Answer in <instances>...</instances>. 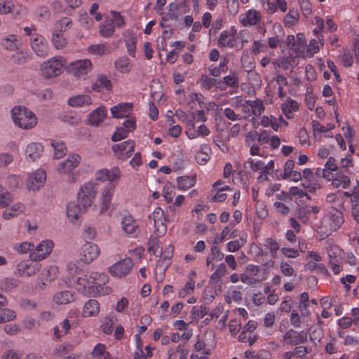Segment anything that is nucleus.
Listing matches in <instances>:
<instances>
[{
	"label": "nucleus",
	"mask_w": 359,
	"mask_h": 359,
	"mask_svg": "<svg viewBox=\"0 0 359 359\" xmlns=\"http://www.w3.org/2000/svg\"><path fill=\"white\" fill-rule=\"evenodd\" d=\"M114 186L109 184L108 187H106L103 190L101 196V208L100 212L103 214L106 212L109 209L111 204V201L114 194Z\"/></svg>",
	"instance_id": "obj_16"
},
{
	"label": "nucleus",
	"mask_w": 359,
	"mask_h": 359,
	"mask_svg": "<svg viewBox=\"0 0 359 359\" xmlns=\"http://www.w3.org/2000/svg\"><path fill=\"white\" fill-rule=\"evenodd\" d=\"M53 300L57 304H67L74 300V294L71 291L65 290L56 292Z\"/></svg>",
	"instance_id": "obj_28"
},
{
	"label": "nucleus",
	"mask_w": 359,
	"mask_h": 359,
	"mask_svg": "<svg viewBox=\"0 0 359 359\" xmlns=\"http://www.w3.org/2000/svg\"><path fill=\"white\" fill-rule=\"evenodd\" d=\"M122 229L127 234H135L139 228L137 221L131 215H126L121 221Z\"/></svg>",
	"instance_id": "obj_20"
},
{
	"label": "nucleus",
	"mask_w": 359,
	"mask_h": 359,
	"mask_svg": "<svg viewBox=\"0 0 359 359\" xmlns=\"http://www.w3.org/2000/svg\"><path fill=\"white\" fill-rule=\"evenodd\" d=\"M107 116V108L105 107H100L93 111L88 116V121L93 126H98L100 122L103 121Z\"/></svg>",
	"instance_id": "obj_24"
},
{
	"label": "nucleus",
	"mask_w": 359,
	"mask_h": 359,
	"mask_svg": "<svg viewBox=\"0 0 359 359\" xmlns=\"http://www.w3.org/2000/svg\"><path fill=\"white\" fill-rule=\"evenodd\" d=\"M88 51L94 55H102L109 53V47L105 43L95 44L89 46Z\"/></svg>",
	"instance_id": "obj_42"
},
{
	"label": "nucleus",
	"mask_w": 359,
	"mask_h": 359,
	"mask_svg": "<svg viewBox=\"0 0 359 359\" xmlns=\"http://www.w3.org/2000/svg\"><path fill=\"white\" fill-rule=\"evenodd\" d=\"M83 206L75 202H70L67 207V215L72 222H74L84 212Z\"/></svg>",
	"instance_id": "obj_22"
},
{
	"label": "nucleus",
	"mask_w": 359,
	"mask_h": 359,
	"mask_svg": "<svg viewBox=\"0 0 359 359\" xmlns=\"http://www.w3.org/2000/svg\"><path fill=\"white\" fill-rule=\"evenodd\" d=\"M1 316H2V323L13 320L16 318L15 312L10 309H0Z\"/></svg>",
	"instance_id": "obj_50"
},
{
	"label": "nucleus",
	"mask_w": 359,
	"mask_h": 359,
	"mask_svg": "<svg viewBox=\"0 0 359 359\" xmlns=\"http://www.w3.org/2000/svg\"><path fill=\"white\" fill-rule=\"evenodd\" d=\"M43 151V147L40 143L32 142L27 147L25 154L27 158H29L32 161H34L40 158Z\"/></svg>",
	"instance_id": "obj_21"
},
{
	"label": "nucleus",
	"mask_w": 359,
	"mask_h": 359,
	"mask_svg": "<svg viewBox=\"0 0 359 359\" xmlns=\"http://www.w3.org/2000/svg\"><path fill=\"white\" fill-rule=\"evenodd\" d=\"M114 26L113 25V22L100 26V34L102 36H104V37L110 36L114 34Z\"/></svg>",
	"instance_id": "obj_57"
},
{
	"label": "nucleus",
	"mask_w": 359,
	"mask_h": 359,
	"mask_svg": "<svg viewBox=\"0 0 359 359\" xmlns=\"http://www.w3.org/2000/svg\"><path fill=\"white\" fill-rule=\"evenodd\" d=\"M307 333L298 332L292 329L288 330L283 335V340L289 345H299L306 341Z\"/></svg>",
	"instance_id": "obj_13"
},
{
	"label": "nucleus",
	"mask_w": 359,
	"mask_h": 359,
	"mask_svg": "<svg viewBox=\"0 0 359 359\" xmlns=\"http://www.w3.org/2000/svg\"><path fill=\"white\" fill-rule=\"evenodd\" d=\"M90 273H85L83 271L81 275L77 278V285L85 290L87 287H89L88 292H90V286L93 285V280L90 278Z\"/></svg>",
	"instance_id": "obj_33"
},
{
	"label": "nucleus",
	"mask_w": 359,
	"mask_h": 359,
	"mask_svg": "<svg viewBox=\"0 0 359 359\" xmlns=\"http://www.w3.org/2000/svg\"><path fill=\"white\" fill-rule=\"evenodd\" d=\"M15 5L11 1H5L0 3V14L6 15L13 11Z\"/></svg>",
	"instance_id": "obj_56"
},
{
	"label": "nucleus",
	"mask_w": 359,
	"mask_h": 359,
	"mask_svg": "<svg viewBox=\"0 0 359 359\" xmlns=\"http://www.w3.org/2000/svg\"><path fill=\"white\" fill-rule=\"evenodd\" d=\"M96 194L97 191L93 184L87 183L81 188V191L78 194V203H81L83 208L86 210L91 206Z\"/></svg>",
	"instance_id": "obj_5"
},
{
	"label": "nucleus",
	"mask_w": 359,
	"mask_h": 359,
	"mask_svg": "<svg viewBox=\"0 0 359 359\" xmlns=\"http://www.w3.org/2000/svg\"><path fill=\"white\" fill-rule=\"evenodd\" d=\"M80 162V156L76 154H73L69 156L68 158L61 163L59 167V171L64 173L71 172L79 165Z\"/></svg>",
	"instance_id": "obj_18"
},
{
	"label": "nucleus",
	"mask_w": 359,
	"mask_h": 359,
	"mask_svg": "<svg viewBox=\"0 0 359 359\" xmlns=\"http://www.w3.org/2000/svg\"><path fill=\"white\" fill-rule=\"evenodd\" d=\"M13 202L11 194L6 190L3 189L0 192V208H6Z\"/></svg>",
	"instance_id": "obj_45"
},
{
	"label": "nucleus",
	"mask_w": 359,
	"mask_h": 359,
	"mask_svg": "<svg viewBox=\"0 0 359 359\" xmlns=\"http://www.w3.org/2000/svg\"><path fill=\"white\" fill-rule=\"evenodd\" d=\"M100 255V249L96 244L86 242L81 248V261L89 264Z\"/></svg>",
	"instance_id": "obj_11"
},
{
	"label": "nucleus",
	"mask_w": 359,
	"mask_h": 359,
	"mask_svg": "<svg viewBox=\"0 0 359 359\" xmlns=\"http://www.w3.org/2000/svg\"><path fill=\"white\" fill-rule=\"evenodd\" d=\"M334 176L336 177V181L341 182L344 189H346L349 187L350 179L347 175L340 172H337Z\"/></svg>",
	"instance_id": "obj_63"
},
{
	"label": "nucleus",
	"mask_w": 359,
	"mask_h": 359,
	"mask_svg": "<svg viewBox=\"0 0 359 359\" xmlns=\"http://www.w3.org/2000/svg\"><path fill=\"white\" fill-rule=\"evenodd\" d=\"M41 264L35 262H29V261H22L18 264L16 269L20 276H32L39 272Z\"/></svg>",
	"instance_id": "obj_12"
},
{
	"label": "nucleus",
	"mask_w": 359,
	"mask_h": 359,
	"mask_svg": "<svg viewBox=\"0 0 359 359\" xmlns=\"http://www.w3.org/2000/svg\"><path fill=\"white\" fill-rule=\"evenodd\" d=\"M235 32L233 30H224L221 32L218 39V46L219 48L234 47Z\"/></svg>",
	"instance_id": "obj_17"
},
{
	"label": "nucleus",
	"mask_w": 359,
	"mask_h": 359,
	"mask_svg": "<svg viewBox=\"0 0 359 359\" xmlns=\"http://www.w3.org/2000/svg\"><path fill=\"white\" fill-rule=\"evenodd\" d=\"M261 20L260 13L256 10H249L247 13L240 20L241 23L246 26L257 25Z\"/></svg>",
	"instance_id": "obj_19"
},
{
	"label": "nucleus",
	"mask_w": 359,
	"mask_h": 359,
	"mask_svg": "<svg viewBox=\"0 0 359 359\" xmlns=\"http://www.w3.org/2000/svg\"><path fill=\"white\" fill-rule=\"evenodd\" d=\"M52 43L56 49L60 50L67 45V41L63 34L55 32L53 33Z\"/></svg>",
	"instance_id": "obj_32"
},
{
	"label": "nucleus",
	"mask_w": 359,
	"mask_h": 359,
	"mask_svg": "<svg viewBox=\"0 0 359 359\" xmlns=\"http://www.w3.org/2000/svg\"><path fill=\"white\" fill-rule=\"evenodd\" d=\"M133 263L131 259H124L115 263L109 268V273L116 277H123L128 274L132 269Z\"/></svg>",
	"instance_id": "obj_10"
},
{
	"label": "nucleus",
	"mask_w": 359,
	"mask_h": 359,
	"mask_svg": "<svg viewBox=\"0 0 359 359\" xmlns=\"http://www.w3.org/2000/svg\"><path fill=\"white\" fill-rule=\"evenodd\" d=\"M175 187L172 184H167L163 187V196L168 203L172 201Z\"/></svg>",
	"instance_id": "obj_49"
},
{
	"label": "nucleus",
	"mask_w": 359,
	"mask_h": 359,
	"mask_svg": "<svg viewBox=\"0 0 359 359\" xmlns=\"http://www.w3.org/2000/svg\"><path fill=\"white\" fill-rule=\"evenodd\" d=\"M51 146L54 148V158L56 159L61 158L67 152V147L64 142L60 140H52Z\"/></svg>",
	"instance_id": "obj_30"
},
{
	"label": "nucleus",
	"mask_w": 359,
	"mask_h": 359,
	"mask_svg": "<svg viewBox=\"0 0 359 359\" xmlns=\"http://www.w3.org/2000/svg\"><path fill=\"white\" fill-rule=\"evenodd\" d=\"M31 39L30 44L32 49L35 54L41 57H46L48 55V46L46 40L41 34H34Z\"/></svg>",
	"instance_id": "obj_9"
},
{
	"label": "nucleus",
	"mask_w": 359,
	"mask_h": 359,
	"mask_svg": "<svg viewBox=\"0 0 359 359\" xmlns=\"http://www.w3.org/2000/svg\"><path fill=\"white\" fill-rule=\"evenodd\" d=\"M20 283V282L19 280L9 277L5 278L3 285L6 290H10L19 286Z\"/></svg>",
	"instance_id": "obj_58"
},
{
	"label": "nucleus",
	"mask_w": 359,
	"mask_h": 359,
	"mask_svg": "<svg viewBox=\"0 0 359 359\" xmlns=\"http://www.w3.org/2000/svg\"><path fill=\"white\" fill-rule=\"evenodd\" d=\"M195 283L193 280H190L187 283L184 287L182 288L179 291V296L180 297H184L187 294L192 292L194 290Z\"/></svg>",
	"instance_id": "obj_59"
},
{
	"label": "nucleus",
	"mask_w": 359,
	"mask_h": 359,
	"mask_svg": "<svg viewBox=\"0 0 359 359\" xmlns=\"http://www.w3.org/2000/svg\"><path fill=\"white\" fill-rule=\"evenodd\" d=\"M250 334H248L245 330H243L238 336V341L241 342H248L250 346H252L257 340V335L254 334L253 337Z\"/></svg>",
	"instance_id": "obj_51"
},
{
	"label": "nucleus",
	"mask_w": 359,
	"mask_h": 359,
	"mask_svg": "<svg viewBox=\"0 0 359 359\" xmlns=\"http://www.w3.org/2000/svg\"><path fill=\"white\" fill-rule=\"evenodd\" d=\"M121 176L120 169L115 166L112 169H103L96 172L95 178L99 181H110L111 182L118 179Z\"/></svg>",
	"instance_id": "obj_14"
},
{
	"label": "nucleus",
	"mask_w": 359,
	"mask_h": 359,
	"mask_svg": "<svg viewBox=\"0 0 359 359\" xmlns=\"http://www.w3.org/2000/svg\"><path fill=\"white\" fill-rule=\"evenodd\" d=\"M92 103L91 97L88 95H78L68 100V104L73 107H80Z\"/></svg>",
	"instance_id": "obj_27"
},
{
	"label": "nucleus",
	"mask_w": 359,
	"mask_h": 359,
	"mask_svg": "<svg viewBox=\"0 0 359 359\" xmlns=\"http://www.w3.org/2000/svg\"><path fill=\"white\" fill-rule=\"evenodd\" d=\"M46 180V172L41 169L36 170L29 175L27 180V187L29 191H37L43 186Z\"/></svg>",
	"instance_id": "obj_8"
},
{
	"label": "nucleus",
	"mask_w": 359,
	"mask_h": 359,
	"mask_svg": "<svg viewBox=\"0 0 359 359\" xmlns=\"http://www.w3.org/2000/svg\"><path fill=\"white\" fill-rule=\"evenodd\" d=\"M67 271L72 277L81 275L83 271V265L81 262H69L67 266Z\"/></svg>",
	"instance_id": "obj_41"
},
{
	"label": "nucleus",
	"mask_w": 359,
	"mask_h": 359,
	"mask_svg": "<svg viewBox=\"0 0 359 359\" xmlns=\"http://www.w3.org/2000/svg\"><path fill=\"white\" fill-rule=\"evenodd\" d=\"M20 44L19 37L17 35H9L1 40V46L8 50L18 49Z\"/></svg>",
	"instance_id": "obj_26"
},
{
	"label": "nucleus",
	"mask_w": 359,
	"mask_h": 359,
	"mask_svg": "<svg viewBox=\"0 0 359 359\" xmlns=\"http://www.w3.org/2000/svg\"><path fill=\"white\" fill-rule=\"evenodd\" d=\"M296 57L297 56L290 53L288 57H282L280 58V62L276 65L278 67H282L285 70H287L290 66L294 67L297 65V63L295 62Z\"/></svg>",
	"instance_id": "obj_34"
},
{
	"label": "nucleus",
	"mask_w": 359,
	"mask_h": 359,
	"mask_svg": "<svg viewBox=\"0 0 359 359\" xmlns=\"http://www.w3.org/2000/svg\"><path fill=\"white\" fill-rule=\"evenodd\" d=\"M11 112L14 123L21 128L31 129L37 123L35 114L25 107H15Z\"/></svg>",
	"instance_id": "obj_1"
},
{
	"label": "nucleus",
	"mask_w": 359,
	"mask_h": 359,
	"mask_svg": "<svg viewBox=\"0 0 359 359\" xmlns=\"http://www.w3.org/2000/svg\"><path fill=\"white\" fill-rule=\"evenodd\" d=\"M13 61L15 65H24L29 59L27 52L18 51L13 55Z\"/></svg>",
	"instance_id": "obj_46"
},
{
	"label": "nucleus",
	"mask_w": 359,
	"mask_h": 359,
	"mask_svg": "<svg viewBox=\"0 0 359 359\" xmlns=\"http://www.w3.org/2000/svg\"><path fill=\"white\" fill-rule=\"evenodd\" d=\"M174 247L172 245H168L164 250H162V253L160 254L162 255L161 263L162 265H164L165 268L168 267L170 264V259L173 255Z\"/></svg>",
	"instance_id": "obj_36"
},
{
	"label": "nucleus",
	"mask_w": 359,
	"mask_h": 359,
	"mask_svg": "<svg viewBox=\"0 0 359 359\" xmlns=\"http://www.w3.org/2000/svg\"><path fill=\"white\" fill-rule=\"evenodd\" d=\"M294 167V163L292 160H287L284 166L283 173L281 177L283 180H287L290 177V175L293 171Z\"/></svg>",
	"instance_id": "obj_55"
},
{
	"label": "nucleus",
	"mask_w": 359,
	"mask_h": 359,
	"mask_svg": "<svg viewBox=\"0 0 359 359\" xmlns=\"http://www.w3.org/2000/svg\"><path fill=\"white\" fill-rule=\"evenodd\" d=\"M25 209V205L23 203L18 202L13 204L10 208L4 210L3 211L2 216L4 219L8 220L24 212Z\"/></svg>",
	"instance_id": "obj_23"
},
{
	"label": "nucleus",
	"mask_w": 359,
	"mask_h": 359,
	"mask_svg": "<svg viewBox=\"0 0 359 359\" xmlns=\"http://www.w3.org/2000/svg\"><path fill=\"white\" fill-rule=\"evenodd\" d=\"M114 320L111 318H106L104 323L102 325L103 332L107 334H110L113 332Z\"/></svg>",
	"instance_id": "obj_62"
},
{
	"label": "nucleus",
	"mask_w": 359,
	"mask_h": 359,
	"mask_svg": "<svg viewBox=\"0 0 359 359\" xmlns=\"http://www.w3.org/2000/svg\"><path fill=\"white\" fill-rule=\"evenodd\" d=\"M226 266L224 264H219L215 271L211 275L210 280L213 283H217L219 281L220 278L222 277L226 273Z\"/></svg>",
	"instance_id": "obj_47"
},
{
	"label": "nucleus",
	"mask_w": 359,
	"mask_h": 359,
	"mask_svg": "<svg viewBox=\"0 0 359 359\" xmlns=\"http://www.w3.org/2000/svg\"><path fill=\"white\" fill-rule=\"evenodd\" d=\"M129 60L127 57H121L115 62L116 68L121 72H129Z\"/></svg>",
	"instance_id": "obj_48"
},
{
	"label": "nucleus",
	"mask_w": 359,
	"mask_h": 359,
	"mask_svg": "<svg viewBox=\"0 0 359 359\" xmlns=\"http://www.w3.org/2000/svg\"><path fill=\"white\" fill-rule=\"evenodd\" d=\"M194 184L195 180L194 178L187 176H182L177 178V186L180 189L187 190L192 187Z\"/></svg>",
	"instance_id": "obj_40"
},
{
	"label": "nucleus",
	"mask_w": 359,
	"mask_h": 359,
	"mask_svg": "<svg viewBox=\"0 0 359 359\" xmlns=\"http://www.w3.org/2000/svg\"><path fill=\"white\" fill-rule=\"evenodd\" d=\"M311 211L306 207H300L297 209L296 216L303 223L308 222L310 217Z\"/></svg>",
	"instance_id": "obj_52"
},
{
	"label": "nucleus",
	"mask_w": 359,
	"mask_h": 359,
	"mask_svg": "<svg viewBox=\"0 0 359 359\" xmlns=\"http://www.w3.org/2000/svg\"><path fill=\"white\" fill-rule=\"evenodd\" d=\"M133 108V104L130 102H122L111 108V112L114 118H121L128 117Z\"/></svg>",
	"instance_id": "obj_15"
},
{
	"label": "nucleus",
	"mask_w": 359,
	"mask_h": 359,
	"mask_svg": "<svg viewBox=\"0 0 359 359\" xmlns=\"http://www.w3.org/2000/svg\"><path fill=\"white\" fill-rule=\"evenodd\" d=\"M35 17L39 21L45 22L49 20L50 17V12L46 6H39L34 12Z\"/></svg>",
	"instance_id": "obj_38"
},
{
	"label": "nucleus",
	"mask_w": 359,
	"mask_h": 359,
	"mask_svg": "<svg viewBox=\"0 0 359 359\" xmlns=\"http://www.w3.org/2000/svg\"><path fill=\"white\" fill-rule=\"evenodd\" d=\"M147 245L149 252L152 253L156 256H158V254L162 253V248L159 246V240L158 237L151 236L149 238Z\"/></svg>",
	"instance_id": "obj_31"
},
{
	"label": "nucleus",
	"mask_w": 359,
	"mask_h": 359,
	"mask_svg": "<svg viewBox=\"0 0 359 359\" xmlns=\"http://www.w3.org/2000/svg\"><path fill=\"white\" fill-rule=\"evenodd\" d=\"M128 133H129L128 132V130L123 127L118 128L115 133L113 134L111 137V140L113 142L120 141L123 139L126 138L128 135Z\"/></svg>",
	"instance_id": "obj_54"
},
{
	"label": "nucleus",
	"mask_w": 359,
	"mask_h": 359,
	"mask_svg": "<svg viewBox=\"0 0 359 359\" xmlns=\"http://www.w3.org/2000/svg\"><path fill=\"white\" fill-rule=\"evenodd\" d=\"M72 350H73V346L70 344H60L55 348L54 354H55V355L67 354V353H70Z\"/></svg>",
	"instance_id": "obj_61"
},
{
	"label": "nucleus",
	"mask_w": 359,
	"mask_h": 359,
	"mask_svg": "<svg viewBox=\"0 0 359 359\" xmlns=\"http://www.w3.org/2000/svg\"><path fill=\"white\" fill-rule=\"evenodd\" d=\"M66 64L67 61L62 57H53L43 64V74L47 78L57 76L62 73V67Z\"/></svg>",
	"instance_id": "obj_3"
},
{
	"label": "nucleus",
	"mask_w": 359,
	"mask_h": 359,
	"mask_svg": "<svg viewBox=\"0 0 359 359\" xmlns=\"http://www.w3.org/2000/svg\"><path fill=\"white\" fill-rule=\"evenodd\" d=\"M224 82L227 86L237 88L239 83V77L236 72L231 71L230 74L223 78Z\"/></svg>",
	"instance_id": "obj_39"
},
{
	"label": "nucleus",
	"mask_w": 359,
	"mask_h": 359,
	"mask_svg": "<svg viewBox=\"0 0 359 359\" xmlns=\"http://www.w3.org/2000/svg\"><path fill=\"white\" fill-rule=\"evenodd\" d=\"M137 38L133 35L129 36L126 39V46L129 55L133 57H135Z\"/></svg>",
	"instance_id": "obj_44"
},
{
	"label": "nucleus",
	"mask_w": 359,
	"mask_h": 359,
	"mask_svg": "<svg viewBox=\"0 0 359 359\" xmlns=\"http://www.w3.org/2000/svg\"><path fill=\"white\" fill-rule=\"evenodd\" d=\"M330 218L331 220L330 226L334 230L339 229L344 222L342 212L337 209L330 212Z\"/></svg>",
	"instance_id": "obj_29"
},
{
	"label": "nucleus",
	"mask_w": 359,
	"mask_h": 359,
	"mask_svg": "<svg viewBox=\"0 0 359 359\" xmlns=\"http://www.w3.org/2000/svg\"><path fill=\"white\" fill-rule=\"evenodd\" d=\"M312 127L313 132L327 133L328 130L334 128V126L328 123L326 127L322 126L318 121H312Z\"/></svg>",
	"instance_id": "obj_53"
},
{
	"label": "nucleus",
	"mask_w": 359,
	"mask_h": 359,
	"mask_svg": "<svg viewBox=\"0 0 359 359\" xmlns=\"http://www.w3.org/2000/svg\"><path fill=\"white\" fill-rule=\"evenodd\" d=\"M217 79L210 78L206 75L203 74L201 78V86L206 90H210L215 83Z\"/></svg>",
	"instance_id": "obj_60"
},
{
	"label": "nucleus",
	"mask_w": 359,
	"mask_h": 359,
	"mask_svg": "<svg viewBox=\"0 0 359 359\" xmlns=\"http://www.w3.org/2000/svg\"><path fill=\"white\" fill-rule=\"evenodd\" d=\"M180 5L176 2H172L168 6V11L165 15L169 20H177L179 16L180 15Z\"/></svg>",
	"instance_id": "obj_35"
},
{
	"label": "nucleus",
	"mask_w": 359,
	"mask_h": 359,
	"mask_svg": "<svg viewBox=\"0 0 359 359\" xmlns=\"http://www.w3.org/2000/svg\"><path fill=\"white\" fill-rule=\"evenodd\" d=\"M54 243L50 240L41 242L34 250L29 252V258L33 262L45 259L53 250Z\"/></svg>",
	"instance_id": "obj_6"
},
{
	"label": "nucleus",
	"mask_w": 359,
	"mask_h": 359,
	"mask_svg": "<svg viewBox=\"0 0 359 359\" xmlns=\"http://www.w3.org/2000/svg\"><path fill=\"white\" fill-rule=\"evenodd\" d=\"M4 330L9 335H16L20 332V327L16 324H8L4 325Z\"/></svg>",
	"instance_id": "obj_64"
},
{
	"label": "nucleus",
	"mask_w": 359,
	"mask_h": 359,
	"mask_svg": "<svg viewBox=\"0 0 359 359\" xmlns=\"http://www.w3.org/2000/svg\"><path fill=\"white\" fill-rule=\"evenodd\" d=\"M101 86L106 88L107 90H110L112 87L110 80L106 76H98L97 81L93 84L92 88L93 90H99L98 88Z\"/></svg>",
	"instance_id": "obj_37"
},
{
	"label": "nucleus",
	"mask_w": 359,
	"mask_h": 359,
	"mask_svg": "<svg viewBox=\"0 0 359 359\" xmlns=\"http://www.w3.org/2000/svg\"><path fill=\"white\" fill-rule=\"evenodd\" d=\"M91 69L92 62L87 59L72 62L69 66V72L79 78L87 75Z\"/></svg>",
	"instance_id": "obj_7"
},
{
	"label": "nucleus",
	"mask_w": 359,
	"mask_h": 359,
	"mask_svg": "<svg viewBox=\"0 0 359 359\" xmlns=\"http://www.w3.org/2000/svg\"><path fill=\"white\" fill-rule=\"evenodd\" d=\"M99 312V302L96 299H90L83 306V316L84 317L96 316Z\"/></svg>",
	"instance_id": "obj_25"
},
{
	"label": "nucleus",
	"mask_w": 359,
	"mask_h": 359,
	"mask_svg": "<svg viewBox=\"0 0 359 359\" xmlns=\"http://www.w3.org/2000/svg\"><path fill=\"white\" fill-rule=\"evenodd\" d=\"M90 278L93 280V285L90 286V293L104 296L109 294L111 290L109 287L105 286L108 282V276L104 273L91 272Z\"/></svg>",
	"instance_id": "obj_2"
},
{
	"label": "nucleus",
	"mask_w": 359,
	"mask_h": 359,
	"mask_svg": "<svg viewBox=\"0 0 359 359\" xmlns=\"http://www.w3.org/2000/svg\"><path fill=\"white\" fill-rule=\"evenodd\" d=\"M135 142L132 140H128L114 144L111 149L117 159L124 161L132 156L135 150Z\"/></svg>",
	"instance_id": "obj_4"
},
{
	"label": "nucleus",
	"mask_w": 359,
	"mask_h": 359,
	"mask_svg": "<svg viewBox=\"0 0 359 359\" xmlns=\"http://www.w3.org/2000/svg\"><path fill=\"white\" fill-rule=\"evenodd\" d=\"M72 25V20L69 18L65 17L57 20L55 23V28L58 32H62L69 29Z\"/></svg>",
	"instance_id": "obj_43"
}]
</instances>
